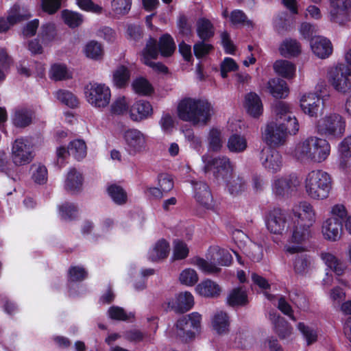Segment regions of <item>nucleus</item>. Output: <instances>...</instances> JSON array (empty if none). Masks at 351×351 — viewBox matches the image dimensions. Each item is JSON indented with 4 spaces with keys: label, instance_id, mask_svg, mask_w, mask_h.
Here are the masks:
<instances>
[{
    "label": "nucleus",
    "instance_id": "21",
    "mask_svg": "<svg viewBox=\"0 0 351 351\" xmlns=\"http://www.w3.org/2000/svg\"><path fill=\"white\" fill-rule=\"evenodd\" d=\"M261 162L267 171L273 173L280 171L283 166V159L281 154L270 147L263 149Z\"/></svg>",
    "mask_w": 351,
    "mask_h": 351
},
{
    "label": "nucleus",
    "instance_id": "28",
    "mask_svg": "<svg viewBox=\"0 0 351 351\" xmlns=\"http://www.w3.org/2000/svg\"><path fill=\"white\" fill-rule=\"evenodd\" d=\"M269 319L274 325V331L281 339H289L293 328L283 317L276 313H269Z\"/></svg>",
    "mask_w": 351,
    "mask_h": 351
},
{
    "label": "nucleus",
    "instance_id": "62",
    "mask_svg": "<svg viewBox=\"0 0 351 351\" xmlns=\"http://www.w3.org/2000/svg\"><path fill=\"white\" fill-rule=\"evenodd\" d=\"M189 253L187 245L180 239L173 241V258L175 260H182L186 258Z\"/></svg>",
    "mask_w": 351,
    "mask_h": 351
},
{
    "label": "nucleus",
    "instance_id": "13",
    "mask_svg": "<svg viewBox=\"0 0 351 351\" xmlns=\"http://www.w3.org/2000/svg\"><path fill=\"white\" fill-rule=\"evenodd\" d=\"M289 220V215L285 210L278 208L268 211L265 218L268 231L278 235H282L288 230Z\"/></svg>",
    "mask_w": 351,
    "mask_h": 351
},
{
    "label": "nucleus",
    "instance_id": "36",
    "mask_svg": "<svg viewBox=\"0 0 351 351\" xmlns=\"http://www.w3.org/2000/svg\"><path fill=\"white\" fill-rule=\"evenodd\" d=\"M196 292L206 298H217L220 295L221 287L215 282L207 279L199 283L195 287Z\"/></svg>",
    "mask_w": 351,
    "mask_h": 351
},
{
    "label": "nucleus",
    "instance_id": "16",
    "mask_svg": "<svg viewBox=\"0 0 351 351\" xmlns=\"http://www.w3.org/2000/svg\"><path fill=\"white\" fill-rule=\"evenodd\" d=\"M291 213L297 223L312 226L316 221L317 214L313 206L307 201H301L293 205Z\"/></svg>",
    "mask_w": 351,
    "mask_h": 351
},
{
    "label": "nucleus",
    "instance_id": "33",
    "mask_svg": "<svg viewBox=\"0 0 351 351\" xmlns=\"http://www.w3.org/2000/svg\"><path fill=\"white\" fill-rule=\"evenodd\" d=\"M82 174L75 168L71 169L64 182L65 189L72 193L80 192L83 186Z\"/></svg>",
    "mask_w": 351,
    "mask_h": 351
},
{
    "label": "nucleus",
    "instance_id": "47",
    "mask_svg": "<svg viewBox=\"0 0 351 351\" xmlns=\"http://www.w3.org/2000/svg\"><path fill=\"white\" fill-rule=\"evenodd\" d=\"M280 53L285 57L297 56L301 52L300 43L294 39H285L279 47Z\"/></svg>",
    "mask_w": 351,
    "mask_h": 351
},
{
    "label": "nucleus",
    "instance_id": "60",
    "mask_svg": "<svg viewBox=\"0 0 351 351\" xmlns=\"http://www.w3.org/2000/svg\"><path fill=\"white\" fill-rule=\"evenodd\" d=\"M62 18L65 24L71 28L78 27L83 22V18L80 14L67 10L62 12Z\"/></svg>",
    "mask_w": 351,
    "mask_h": 351
},
{
    "label": "nucleus",
    "instance_id": "50",
    "mask_svg": "<svg viewBox=\"0 0 351 351\" xmlns=\"http://www.w3.org/2000/svg\"><path fill=\"white\" fill-rule=\"evenodd\" d=\"M107 192L112 200L118 205H123L127 202L128 194L121 186L112 184L107 188Z\"/></svg>",
    "mask_w": 351,
    "mask_h": 351
},
{
    "label": "nucleus",
    "instance_id": "45",
    "mask_svg": "<svg viewBox=\"0 0 351 351\" xmlns=\"http://www.w3.org/2000/svg\"><path fill=\"white\" fill-rule=\"evenodd\" d=\"M227 303L231 306L246 305L248 303L246 291L242 287L233 289L228 294Z\"/></svg>",
    "mask_w": 351,
    "mask_h": 351
},
{
    "label": "nucleus",
    "instance_id": "34",
    "mask_svg": "<svg viewBox=\"0 0 351 351\" xmlns=\"http://www.w3.org/2000/svg\"><path fill=\"white\" fill-rule=\"evenodd\" d=\"M268 92L275 98H285L289 95V88L285 81L280 78L270 79L266 86Z\"/></svg>",
    "mask_w": 351,
    "mask_h": 351
},
{
    "label": "nucleus",
    "instance_id": "6",
    "mask_svg": "<svg viewBox=\"0 0 351 351\" xmlns=\"http://www.w3.org/2000/svg\"><path fill=\"white\" fill-rule=\"evenodd\" d=\"M316 130L319 134L329 139L339 138L345 132L346 120L338 113H327L317 121Z\"/></svg>",
    "mask_w": 351,
    "mask_h": 351
},
{
    "label": "nucleus",
    "instance_id": "38",
    "mask_svg": "<svg viewBox=\"0 0 351 351\" xmlns=\"http://www.w3.org/2000/svg\"><path fill=\"white\" fill-rule=\"evenodd\" d=\"M31 16L29 10L24 6L14 5L8 12L7 21L11 26L22 21L27 20Z\"/></svg>",
    "mask_w": 351,
    "mask_h": 351
},
{
    "label": "nucleus",
    "instance_id": "19",
    "mask_svg": "<svg viewBox=\"0 0 351 351\" xmlns=\"http://www.w3.org/2000/svg\"><path fill=\"white\" fill-rule=\"evenodd\" d=\"M316 93H305L300 98L302 111L311 117H317L320 108L322 95L319 86L316 87Z\"/></svg>",
    "mask_w": 351,
    "mask_h": 351
},
{
    "label": "nucleus",
    "instance_id": "53",
    "mask_svg": "<svg viewBox=\"0 0 351 351\" xmlns=\"http://www.w3.org/2000/svg\"><path fill=\"white\" fill-rule=\"evenodd\" d=\"M208 149L213 152H219L223 146V136L220 130L211 128L207 136Z\"/></svg>",
    "mask_w": 351,
    "mask_h": 351
},
{
    "label": "nucleus",
    "instance_id": "56",
    "mask_svg": "<svg viewBox=\"0 0 351 351\" xmlns=\"http://www.w3.org/2000/svg\"><path fill=\"white\" fill-rule=\"evenodd\" d=\"M50 77L56 81L64 80L71 77L66 66L62 64H54L49 70Z\"/></svg>",
    "mask_w": 351,
    "mask_h": 351
},
{
    "label": "nucleus",
    "instance_id": "48",
    "mask_svg": "<svg viewBox=\"0 0 351 351\" xmlns=\"http://www.w3.org/2000/svg\"><path fill=\"white\" fill-rule=\"evenodd\" d=\"M69 154L80 160L86 156L87 147L84 141L75 139L71 141L68 146Z\"/></svg>",
    "mask_w": 351,
    "mask_h": 351
},
{
    "label": "nucleus",
    "instance_id": "17",
    "mask_svg": "<svg viewBox=\"0 0 351 351\" xmlns=\"http://www.w3.org/2000/svg\"><path fill=\"white\" fill-rule=\"evenodd\" d=\"M329 19L332 23L343 25L349 20L350 0H329Z\"/></svg>",
    "mask_w": 351,
    "mask_h": 351
},
{
    "label": "nucleus",
    "instance_id": "37",
    "mask_svg": "<svg viewBox=\"0 0 351 351\" xmlns=\"http://www.w3.org/2000/svg\"><path fill=\"white\" fill-rule=\"evenodd\" d=\"M239 247H240L243 253L248 256L252 261L259 262L263 256V246L261 244L249 241L248 244H243L241 242L239 243L236 241Z\"/></svg>",
    "mask_w": 351,
    "mask_h": 351
},
{
    "label": "nucleus",
    "instance_id": "14",
    "mask_svg": "<svg viewBox=\"0 0 351 351\" xmlns=\"http://www.w3.org/2000/svg\"><path fill=\"white\" fill-rule=\"evenodd\" d=\"M288 133L285 123L278 121H268L265 127L262 129V139L271 146H281L287 139Z\"/></svg>",
    "mask_w": 351,
    "mask_h": 351
},
{
    "label": "nucleus",
    "instance_id": "54",
    "mask_svg": "<svg viewBox=\"0 0 351 351\" xmlns=\"http://www.w3.org/2000/svg\"><path fill=\"white\" fill-rule=\"evenodd\" d=\"M54 96L59 101L69 108H73L78 106L77 98L69 90H59L54 93Z\"/></svg>",
    "mask_w": 351,
    "mask_h": 351
},
{
    "label": "nucleus",
    "instance_id": "39",
    "mask_svg": "<svg viewBox=\"0 0 351 351\" xmlns=\"http://www.w3.org/2000/svg\"><path fill=\"white\" fill-rule=\"evenodd\" d=\"M170 247L165 239L158 241L148 252V258L152 261H157L166 258L169 253Z\"/></svg>",
    "mask_w": 351,
    "mask_h": 351
},
{
    "label": "nucleus",
    "instance_id": "25",
    "mask_svg": "<svg viewBox=\"0 0 351 351\" xmlns=\"http://www.w3.org/2000/svg\"><path fill=\"white\" fill-rule=\"evenodd\" d=\"M194 197L199 204L207 209L214 208L212 194L208 185L204 182H192Z\"/></svg>",
    "mask_w": 351,
    "mask_h": 351
},
{
    "label": "nucleus",
    "instance_id": "30",
    "mask_svg": "<svg viewBox=\"0 0 351 351\" xmlns=\"http://www.w3.org/2000/svg\"><path fill=\"white\" fill-rule=\"evenodd\" d=\"M226 190L232 196H238L245 191L247 189V182L245 178L240 176L231 175L223 180Z\"/></svg>",
    "mask_w": 351,
    "mask_h": 351
},
{
    "label": "nucleus",
    "instance_id": "26",
    "mask_svg": "<svg viewBox=\"0 0 351 351\" xmlns=\"http://www.w3.org/2000/svg\"><path fill=\"white\" fill-rule=\"evenodd\" d=\"M310 45L313 53L319 58H327L332 53V43L326 38L322 36L312 38Z\"/></svg>",
    "mask_w": 351,
    "mask_h": 351
},
{
    "label": "nucleus",
    "instance_id": "20",
    "mask_svg": "<svg viewBox=\"0 0 351 351\" xmlns=\"http://www.w3.org/2000/svg\"><path fill=\"white\" fill-rule=\"evenodd\" d=\"M167 305L169 309L183 313L192 308L194 305V298L189 291L180 292L167 299Z\"/></svg>",
    "mask_w": 351,
    "mask_h": 351
},
{
    "label": "nucleus",
    "instance_id": "55",
    "mask_svg": "<svg viewBox=\"0 0 351 351\" xmlns=\"http://www.w3.org/2000/svg\"><path fill=\"white\" fill-rule=\"evenodd\" d=\"M159 49L163 56H170L176 49V44L169 34H164L159 40Z\"/></svg>",
    "mask_w": 351,
    "mask_h": 351
},
{
    "label": "nucleus",
    "instance_id": "3",
    "mask_svg": "<svg viewBox=\"0 0 351 351\" xmlns=\"http://www.w3.org/2000/svg\"><path fill=\"white\" fill-rule=\"evenodd\" d=\"M304 189L307 197L313 200H324L329 197L332 187L330 175L321 169L308 172L304 178Z\"/></svg>",
    "mask_w": 351,
    "mask_h": 351
},
{
    "label": "nucleus",
    "instance_id": "9",
    "mask_svg": "<svg viewBox=\"0 0 351 351\" xmlns=\"http://www.w3.org/2000/svg\"><path fill=\"white\" fill-rule=\"evenodd\" d=\"M10 156L15 167L29 165L33 160L34 154L28 138L25 137L16 138L11 143Z\"/></svg>",
    "mask_w": 351,
    "mask_h": 351
},
{
    "label": "nucleus",
    "instance_id": "59",
    "mask_svg": "<svg viewBox=\"0 0 351 351\" xmlns=\"http://www.w3.org/2000/svg\"><path fill=\"white\" fill-rule=\"evenodd\" d=\"M132 86L134 91L138 95H148L153 91L150 83L143 77H138L134 80Z\"/></svg>",
    "mask_w": 351,
    "mask_h": 351
},
{
    "label": "nucleus",
    "instance_id": "1",
    "mask_svg": "<svg viewBox=\"0 0 351 351\" xmlns=\"http://www.w3.org/2000/svg\"><path fill=\"white\" fill-rule=\"evenodd\" d=\"M330 145L324 138L311 136L298 141L291 155L302 162L322 163L330 156Z\"/></svg>",
    "mask_w": 351,
    "mask_h": 351
},
{
    "label": "nucleus",
    "instance_id": "46",
    "mask_svg": "<svg viewBox=\"0 0 351 351\" xmlns=\"http://www.w3.org/2000/svg\"><path fill=\"white\" fill-rule=\"evenodd\" d=\"M227 147L230 152L242 153L247 147V139L244 136L234 134L229 137Z\"/></svg>",
    "mask_w": 351,
    "mask_h": 351
},
{
    "label": "nucleus",
    "instance_id": "43",
    "mask_svg": "<svg viewBox=\"0 0 351 351\" xmlns=\"http://www.w3.org/2000/svg\"><path fill=\"white\" fill-rule=\"evenodd\" d=\"M272 112L274 117L269 121H278L285 123V118L293 114L290 104L284 101H277L272 106Z\"/></svg>",
    "mask_w": 351,
    "mask_h": 351
},
{
    "label": "nucleus",
    "instance_id": "24",
    "mask_svg": "<svg viewBox=\"0 0 351 351\" xmlns=\"http://www.w3.org/2000/svg\"><path fill=\"white\" fill-rule=\"evenodd\" d=\"M154 113L152 104L145 100L135 101L129 110L130 118L135 122H141L150 118Z\"/></svg>",
    "mask_w": 351,
    "mask_h": 351
},
{
    "label": "nucleus",
    "instance_id": "10",
    "mask_svg": "<svg viewBox=\"0 0 351 351\" xmlns=\"http://www.w3.org/2000/svg\"><path fill=\"white\" fill-rule=\"evenodd\" d=\"M202 315L193 312L180 318L176 324V335L182 340L187 341L195 337L201 328Z\"/></svg>",
    "mask_w": 351,
    "mask_h": 351
},
{
    "label": "nucleus",
    "instance_id": "32",
    "mask_svg": "<svg viewBox=\"0 0 351 351\" xmlns=\"http://www.w3.org/2000/svg\"><path fill=\"white\" fill-rule=\"evenodd\" d=\"M292 258V266L294 272L298 275H305L310 271L313 266L311 256L303 252L296 253Z\"/></svg>",
    "mask_w": 351,
    "mask_h": 351
},
{
    "label": "nucleus",
    "instance_id": "27",
    "mask_svg": "<svg viewBox=\"0 0 351 351\" xmlns=\"http://www.w3.org/2000/svg\"><path fill=\"white\" fill-rule=\"evenodd\" d=\"M243 107L247 113L254 118H258L263 112L262 100L259 95L254 92L245 95Z\"/></svg>",
    "mask_w": 351,
    "mask_h": 351
},
{
    "label": "nucleus",
    "instance_id": "5",
    "mask_svg": "<svg viewBox=\"0 0 351 351\" xmlns=\"http://www.w3.org/2000/svg\"><path fill=\"white\" fill-rule=\"evenodd\" d=\"M206 257V260L200 257H195L193 259L192 263L202 272L207 274H215L219 271L217 264L226 266L232 261L231 254L226 250L217 245L210 247Z\"/></svg>",
    "mask_w": 351,
    "mask_h": 351
},
{
    "label": "nucleus",
    "instance_id": "42",
    "mask_svg": "<svg viewBox=\"0 0 351 351\" xmlns=\"http://www.w3.org/2000/svg\"><path fill=\"white\" fill-rule=\"evenodd\" d=\"M337 154L339 165L342 168L347 166L351 158V134L344 138L338 145Z\"/></svg>",
    "mask_w": 351,
    "mask_h": 351
},
{
    "label": "nucleus",
    "instance_id": "58",
    "mask_svg": "<svg viewBox=\"0 0 351 351\" xmlns=\"http://www.w3.org/2000/svg\"><path fill=\"white\" fill-rule=\"evenodd\" d=\"M199 277L194 269L186 268L183 269L179 276V281L182 285L191 287L197 282Z\"/></svg>",
    "mask_w": 351,
    "mask_h": 351
},
{
    "label": "nucleus",
    "instance_id": "12",
    "mask_svg": "<svg viewBox=\"0 0 351 351\" xmlns=\"http://www.w3.org/2000/svg\"><path fill=\"white\" fill-rule=\"evenodd\" d=\"M311 226L295 223L291 230L289 243L285 245V251L290 254L304 252L306 248L304 243L311 237Z\"/></svg>",
    "mask_w": 351,
    "mask_h": 351
},
{
    "label": "nucleus",
    "instance_id": "51",
    "mask_svg": "<svg viewBox=\"0 0 351 351\" xmlns=\"http://www.w3.org/2000/svg\"><path fill=\"white\" fill-rule=\"evenodd\" d=\"M84 53L87 58L99 60L104 56V48L101 43L95 40H91L84 46Z\"/></svg>",
    "mask_w": 351,
    "mask_h": 351
},
{
    "label": "nucleus",
    "instance_id": "49",
    "mask_svg": "<svg viewBox=\"0 0 351 351\" xmlns=\"http://www.w3.org/2000/svg\"><path fill=\"white\" fill-rule=\"evenodd\" d=\"M130 77L128 69L125 66H119L113 72L112 83L117 88H123L128 84Z\"/></svg>",
    "mask_w": 351,
    "mask_h": 351
},
{
    "label": "nucleus",
    "instance_id": "41",
    "mask_svg": "<svg viewBox=\"0 0 351 351\" xmlns=\"http://www.w3.org/2000/svg\"><path fill=\"white\" fill-rule=\"evenodd\" d=\"M196 32L202 40H206L214 36L215 27L210 20L202 17L197 21Z\"/></svg>",
    "mask_w": 351,
    "mask_h": 351
},
{
    "label": "nucleus",
    "instance_id": "29",
    "mask_svg": "<svg viewBox=\"0 0 351 351\" xmlns=\"http://www.w3.org/2000/svg\"><path fill=\"white\" fill-rule=\"evenodd\" d=\"M230 317L223 311H216L210 318L211 328L218 335H225L229 332Z\"/></svg>",
    "mask_w": 351,
    "mask_h": 351
},
{
    "label": "nucleus",
    "instance_id": "40",
    "mask_svg": "<svg viewBox=\"0 0 351 351\" xmlns=\"http://www.w3.org/2000/svg\"><path fill=\"white\" fill-rule=\"evenodd\" d=\"M320 257L325 265L337 276H340L343 273L346 269L345 264L339 261L333 254L328 252H322L320 254Z\"/></svg>",
    "mask_w": 351,
    "mask_h": 351
},
{
    "label": "nucleus",
    "instance_id": "11",
    "mask_svg": "<svg viewBox=\"0 0 351 351\" xmlns=\"http://www.w3.org/2000/svg\"><path fill=\"white\" fill-rule=\"evenodd\" d=\"M125 149L131 156H135L145 152L147 147V136L141 130L130 128L123 135Z\"/></svg>",
    "mask_w": 351,
    "mask_h": 351
},
{
    "label": "nucleus",
    "instance_id": "63",
    "mask_svg": "<svg viewBox=\"0 0 351 351\" xmlns=\"http://www.w3.org/2000/svg\"><path fill=\"white\" fill-rule=\"evenodd\" d=\"M178 33L184 37L189 36L192 33V25L189 21L187 17L184 14H180L178 17L176 22Z\"/></svg>",
    "mask_w": 351,
    "mask_h": 351
},
{
    "label": "nucleus",
    "instance_id": "18",
    "mask_svg": "<svg viewBox=\"0 0 351 351\" xmlns=\"http://www.w3.org/2000/svg\"><path fill=\"white\" fill-rule=\"evenodd\" d=\"M300 182L295 174L276 178L272 184L273 192L279 196H288L291 193L296 191Z\"/></svg>",
    "mask_w": 351,
    "mask_h": 351
},
{
    "label": "nucleus",
    "instance_id": "35",
    "mask_svg": "<svg viewBox=\"0 0 351 351\" xmlns=\"http://www.w3.org/2000/svg\"><path fill=\"white\" fill-rule=\"evenodd\" d=\"M297 329L308 346L312 345L317 341L319 331L316 324L299 322L297 324Z\"/></svg>",
    "mask_w": 351,
    "mask_h": 351
},
{
    "label": "nucleus",
    "instance_id": "23",
    "mask_svg": "<svg viewBox=\"0 0 351 351\" xmlns=\"http://www.w3.org/2000/svg\"><path fill=\"white\" fill-rule=\"evenodd\" d=\"M34 119V110L27 106H17L14 108L10 114L12 124L20 129L29 126Z\"/></svg>",
    "mask_w": 351,
    "mask_h": 351
},
{
    "label": "nucleus",
    "instance_id": "2",
    "mask_svg": "<svg viewBox=\"0 0 351 351\" xmlns=\"http://www.w3.org/2000/svg\"><path fill=\"white\" fill-rule=\"evenodd\" d=\"M176 112L181 121L194 126H204L210 120L213 110L207 100L184 97L178 103Z\"/></svg>",
    "mask_w": 351,
    "mask_h": 351
},
{
    "label": "nucleus",
    "instance_id": "7",
    "mask_svg": "<svg viewBox=\"0 0 351 351\" xmlns=\"http://www.w3.org/2000/svg\"><path fill=\"white\" fill-rule=\"evenodd\" d=\"M328 83L338 93L347 94L351 91V68L343 63H337L327 70Z\"/></svg>",
    "mask_w": 351,
    "mask_h": 351
},
{
    "label": "nucleus",
    "instance_id": "31",
    "mask_svg": "<svg viewBox=\"0 0 351 351\" xmlns=\"http://www.w3.org/2000/svg\"><path fill=\"white\" fill-rule=\"evenodd\" d=\"M132 0H110L108 16L119 19L127 15L131 10Z\"/></svg>",
    "mask_w": 351,
    "mask_h": 351
},
{
    "label": "nucleus",
    "instance_id": "15",
    "mask_svg": "<svg viewBox=\"0 0 351 351\" xmlns=\"http://www.w3.org/2000/svg\"><path fill=\"white\" fill-rule=\"evenodd\" d=\"M202 159L205 163L206 168H213L217 179L224 180L231 176L235 169V165L230 158L225 156H219L212 159L204 155Z\"/></svg>",
    "mask_w": 351,
    "mask_h": 351
},
{
    "label": "nucleus",
    "instance_id": "61",
    "mask_svg": "<svg viewBox=\"0 0 351 351\" xmlns=\"http://www.w3.org/2000/svg\"><path fill=\"white\" fill-rule=\"evenodd\" d=\"M77 214V208L73 203L65 202L59 207V215L64 220L74 219Z\"/></svg>",
    "mask_w": 351,
    "mask_h": 351
},
{
    "label": "nucleus",
    "instance_id": "4",
    "mask_svg": "<svg viewBox=\"0 0 351 351\" xmlns=\"http://www.w3.org/2000/svg\"><path fill=\"white\" fill-rule=\"evenodd\" d=\"M347 216L344 205L337 204L332 206L329 211V217L324 219L321 227L323 238L330 242L339 241L343 233V221Z\"/></svg>",
    "mask_w": 351,
    "mask_h": 351
},
{
    "label": "nucleus",
    "instance_id": "44",
    "mask_svg": "<svg viewBox=\"0 0 351 351\" xmlns=\"http://www.w3.org/2000/svg\"><path fill=\"white\" fill-rule=\"evenodd\" d=\"M274 69L278 75L289 79L295 75L296 67L294 64L288 60H279L274 64Z\"/></svg>",
    "mask_w": 351,
    "mask_h": 351
},
{
    "label": "nucleus",
    "instance_id": "8",
    "mask_svg": "<svg viewBox=\"0 0 351 351\" xmlns=\"http://www.w3.org/2000/svg\"><path fill=\"white\" fill-rule=\"evenodd\" d=\"M85 98L93 108L104 109L111 100V90L108 86L103 83L90 82L85 86Z\"/></svg>",
    "mask_w": 351,
    "mask_h": 351
},
{
    "label": "nucleus",
    "instance_id": "52",
    "mask_svg": "<svg viewBox=\"0 0 351 351\" xmlns=\"http://www.w3.org/2000/svg\"><path fill=\"white\" fill-rule=\"evenodd\" d=\"M32 179L36 184H44L48 179L47 167L41 163H34L31 168Z\"/></svg>",
    "mask_w": 351,
    "mask_h": 351
},
{
    "label": "nucleus",
    "instance_id": "64",
    "mask_svg": "<svg viewBox=\"0 0 351 351\" xmlns=\"http://www.w3.org/2000/svg\"><path fill=\"white\" fill-rule=\"evenodd\" d=\"M230 22L233 25H243L247 27H252L253 23L248 20L245 13L240 10H233L230 16Z\"/></svg>",
    "mask_w": 351,
    "mask_h": 351
},
{
    "label": "nucleus",
    "instance_id": "22",
    "mask_svg": "<svg viewBox=\"0 0 351 351\" xmlns=\"http://www.w3.org/2000/svg\"><path fill=\"white\" fill-rule=\"evenodd\" d=\"M158 55V50L156 45V40L154 38H150L146 45L142 53V61L143 63L149 67L152 68L154 71L166 73L168 69L163 64L160 62H155L153 60L156 59Z\"/></svg>",
    "mask_w": 351,
    "mask_h": 351
},
{
    "label": "nucleus",
    "instance_id": "57",
    "mask_svg": "<svg viewBox=\"0 0 351 351\" xmlns=\"http://www.w3.org/2000/svg\"><path fill=\"white\" fill-rule=\"evenodd\" d=\"M129 101L124 96H119L113 101L110 106V110L114 114H124L129 112Z\"/></svg>",
    "mask_w": 351,
    "mask_h": 351
}]
</instances>
